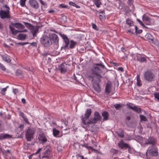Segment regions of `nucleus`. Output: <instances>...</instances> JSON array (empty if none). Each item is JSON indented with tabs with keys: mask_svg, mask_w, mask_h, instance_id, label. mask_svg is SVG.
Returning <instances> with one entry per match:
<instances>
[{
	"mask_svg": "<svg viewBox=\"0 0 159 159\" xmlns=\"http://www.w3.org/2000/svg\"><path fill=\"white\" fill-rule=\"evenodd\" d=\"M112 88V84H111L107 83L106 85L105 88V92L107 95L109 94L111 89Z\"/></svg>",
	"mask_w": 159,
	"mask_h": 159,
	"instance_id": "obj_19",
	"label": "nucleus"
},
{
	"mask_svg": "<svg viewBox=\"0 0 159 159\" xmlns=\"http://www.w3.org/2000/svg\"><path fill=\"white\" fill-rule=\"evenodd\" d=\"M158 154V149L156 146H150L146 152L145 158L150 159L152 156H157Z\"/></svg>",
	"mask_w": 159,
	"mask_h": 159,
	"instance_id": "obj_3",
	"label": "nucleus"
},
{
	"mask_svg": "<svg viewBox=\"0 0 159 159\" xmlns=\"http://www.w3.org/2000/svg\"><path fill=\"white\" fill-rule=\"evenodd\" d=\"M69 4L70 5L76 7L77 8H80V7L79 6L76 5L75 3L72 2H70L69 3Z\"/></svg>",
	"mask_w": 159,
	"mask_h": 159,
	"instance_id": "obj_38",
	"label": "nucleus"
},
{
	"mask_svg": "<svg viewBox=\"0 0 159 159\" xmlns=\"http://www.w3.org/2000/svg\"><path fill=\"white\" fill-rule=\"evenodd\" d=\"M13 92L14 93L16 94L18 92V90L16 89H13Z\"/></svg>",
	"mask_w": 159,
	"mask_h": 159,
	"instance_id": "obj_52",
	"label": "nucleus"
},
{
	"mask_svg": "<svg viewBox=\"0 0 159 159\" xmlns=\"http://www.w3.org/2000/svg\"><path fill=\"white\" fill-rule=\"evenodd\" d=\"M21 102L25 104L26 103L25 100V98H22L21 99Z\"/></svg>",
	"mask_w": 159,
	"mask_h": 159,
	"instance_id": "obj_61",
	"label": "nucleus"
},
{
	"mask_svg": "<svg viewBox=\"0 0 159 159\" xmlns=\"http://www.w3.org/2000/svg\"><path fill=\"white\" fill-rule=\"evenodd\" d=\"M25 24L26 27H29L30 25V24L28 23H25Z\"/></svg>",
	"mask_w": 159,
	"mask_h": 159,
	"instance_id": "obj_64",
	"label": "nucleus"
},
{
	"mask_svg": "<svg viewBox=\"0 0 159 159\" xmlns=\"http://www.w3.org/2000/svg\"><path fill=\"white\" fill-rule=\"evenodd\" d=\"M13 25L18 29V30H16L11 26H10V29L13 34H16L20 32H26L27 31L26 29H24L25 27L20 23H16L13 24Z\"/></svg>",
	"mask_w": 159,
	"mask_h": 159,
	"instance_id": "obj_2",
	"label": "nucleus"
},
{
	"mask_svg": "<svg viewBox=\"0 0 159 159\" xmlns=\"http://www.w3.org/2000/svg\"><path fill=\"white\" fill-rule=\"evenodd\" d=\"M138 61L141 62L146 61V59L145 57H140L138 58Z\"/></svg>",
	"mask_w": 159,
	"mask_h": 159,
	"instance_id": "obj_36",
	"label": "nucleus"
},
{
	"mask_svg": "<svg viewBox=\"0 0 159 159\" xmlns=\"http://www.w3.org/2000/svg\"><path fill=\"white\" fill-rule=\"evenodd\" d=\"M122 4V2L120 0L115 1V6L119 9H122L123 8L122 5H121Z\"/></svg>",
	"mask_w": 159,
	"mask_h": 159,
	"instance_id": "obj_21",
	"label": "nucleus"
},
{
	"mask_svg": "<svg viewBox=\"0 0 159 159\" xmlns=\"http://www.w3.org/2000/svg\"><path fill=\"white\" fill-rule=\"evenodd\" d=\"M144 75L145 79L149 82H152L154 80L155 75L151 71L145 72Z\"/></svg>",
	"mask_w": 159,
	"mask_h": 159,
	"instance_id": "obj_9",
	"label": "nucleus"
},
{
	"mask_svg": "<svg viewBox=\"0 0 159 159\" xmlns=\"http://www.w3.org/2000/svg\"><path fill=\"white\" fill-rule=\"evenodd\" d=\"M94 2L96 6L98 7H100V5L101 4L99 0H94Z\"/></svg>",
	"mask_w": 159,
	"mask_h": 159,
	"instance_id": "obj_37",
	"label": "nucleus"
},
{
	"mask_svg": "<svg viewBox=\"0 0 159 159\" xmlns=\"http://www.w3.org/2000/svg\"><path fill=\"white\" fill-rule=\"evenodd\" d=\"M125 12L126 13L129 12V8L128 7H126L125 8Z\"/></svg>",
	"mask_w": 159,
	"mask_h": 159,
	"instance_id": "obj_53",
	"label": "nucleus"
},
{
	"mask_svg": "<svg viewBox=\"0 0 159 159\" xmlns=\"http://www.w3.org/2000/svg\"><path fill=\"white\" fill-rule=\"evenodd\" d=\"M143 20L144 21L147 22L148 21H149L150 20H151V19L148 17L146 16V17H143Z\"/></svg>",
	"mask_w": 159,
	"mask_h": 159,
	"instance_id": "obj_49",
	"label": "nucleus"
},
{
	"mask_svg": "<svg viewBox=\"0 0 159 159\" xmlns=\"http://www.w3.org/2000/svg\"><path fill=\"white\" fill-rule=\"evenodd\" d=\"M134 29H135V32L136 33L140 34L142 32V30H138V28L135 25L134 26Z\"/></svg>",
	"mask_w": 159,
	"mask_h": 159,
	"instance_id": "obj_34",
	"label": "nucleus"
},
{
	"mask_svg": "<svg viewBox=\"0 0 159 159\" xmlns=\"http://www.w3.org/2000/svg\"><path fill=\"white\" fill-rule=\"evenodd\" d=\"M38 139L42 144L45 143L48 140V139L45 137L44 134L42 133H41L39 134Z\"/></svg>",
	"mask_w": 159,
	"mask_h": 159,
	"instance_id": "obj_15",
	"label": "nucleus"
},
{
	"mask_svg": "<svg viewBox=\"0 0 159 159\" xmlns=\"http://www.w3.org/2000/svg\"><path fill=\"white\" fill-rule=\"evenodd\" d=\"M67 65L66 64H62L59 66L58 69L61 71V73H64L67 70Z\"/></svg>",
	"mask_w": 159,
	"mask_h": 159,
	"instance_id": "obj_18",
	"label": "nucleus"
},
{
	"mask_svg": "<svg viewBox=\"0 0 159 159\" xmlns=\"http://www.w3.org/2000/svg\"><path fill=\"white\" fill-rule=\"evenodd\" d=\"M145 38L149 43H153L156 45H157L158 44V42L154 39L153 37L151 34L147 33L145 35Z\"/></svg>",
	"mask_w": 159,
	"mask_h": 159,
	"instance_id": "obj_12",
	"label": "nucleus"
},
{
	"mask_svg": "<svg viewBox=\"0 0 159 159\" xmlns=\"http://www.w3.org/2000/svg\"><path fill=\"white\" fill-rule=\"evenodd\" d=\"M99 16L101 20H103L105 18L104 11H102L99 13Z\"/></svg>",
	"mask_w": 159,
	"mask_h": 159,
	"instance_id": "obj_25",
	"label": "nucleus"
},
{
	"mask_svg": "<svg viewBox=\"0 0 159 159\" xmlns=\"http://www.w3.org/2000/svg\"><path fill=\"white\" fill-rule=\"evenodd\" d=\"M137 20L142 26L143 27L145 26L144 25L143 23L140 20H139V19H137Z\"/></svg>",
	"mask_w": 159,
	"mask_h": 159,
	"instance_id": "obj_51",
	"label": "nucleus"
},
{
	"mask_svg": "<svg viewBox=\"0 0 159 159\" xmlns=\"http://www.w3.org/2000/svg\"><path fill=\"white\" fill-rule=\"evenodd\" d=\"M59 133V131L56 129H53V134L54 136L55 137H57V135Z\"/></svg>",
	"mask_w": 159,
	"mask_h": 159,
	"instance_id": "obj_31",
	"label": "nucleus"
},
{
	"mask_svg": "<svg viewBox=\"0 0 159 159\" xmlns=\"http://www.w3.org/2000/svg\"><path fill=\"white\" fill-rule=\"evenodd\" d=\"M2 57L3 60L7 63H10L11 61V59L7 55H2Z\"/></svg>",
	"mask_w": 159,
	"mask_h": 159,
	"instance_id": "obj_22",
	"label": "nucleus"
},
{
	"mask_svg": "<svg viewBox=\"0 0 159 159\" xmlns=\"http://www.w3.org/2000/svg\"><path fill=\"white\" fill-rule=\"evenodd\" d=\"M118 145L121 149L128 148V151L129 152H130V150L132 149V148L130 147L128 144L124 143L123 140H121L118 143Z\"/></svg>",
	"mask_w": 159,
	"mask_h": 159,
	"instance_id": "obj_13",
	"label": "nucleus"
},
{
	"mask_svg": "<svg viewBox=\"0 0 159 159\" xmlns=\"http://www.w3.org/2000/svg\"><path fill=\"white\" fill-rule=\"evenodd\" d=\"M133 110L138 113H139L141 111V108L138 107L136 106H134V107Z\"/></svg>",
	"mask_w": 159,
	"mask_h": 159,
	"instance_id": "obj_33",
	"label": "nucleus"
},
{
	"mask_svg": "<svg viewBox=\"0 0 159 159\" xmlns=\"http://www.w3.org/2000/svg\"><path fill=\"white\" fill-rule=\"evenodd\" d=\"M0 69H1L3 71H5L6 70V68L1 63H0Z\"/></svg>",
	"mask_w": 159,
	"mask_h": 159,
	"instance_id": "obj_48",
	"label": "nucleus"
},
{
	"mask_svg": "<svg viewBox=\"0 0 159 159\" xmlns=\"http://www.w3.org/2000/svg\"><path fill=\"white\" fill-rule=\"evenodd\" d=\"M118 70H120V71H123V68H122V67H119L118 68Z\"/></svg>",
	"mask_w": 159,
	"mask_h": 159,
	"instance_id": "obj_63",
	"label": "nucleus"
},
{
	"mask_svg": "<svg viewBox=\"0 0 159 159\" xmlns=\"http://www.w3.org/2000/svg\"><path fill=\"white\" fill-rule=\"evenodd\" d=\"M102 116L104 118L103 121L106 120H108V114L107 111H104L102 113Z\"/></svg>",
	"mask_w": 159,
	"mask_h": 159,
	"instance_id": "obj_23",
	"label": "nucleus"
},
{
	"mask_svg": "<svg viewBox=\"0 0 159 159\" xmlns=\"http://www.w3.org/2000/svg\"><path fill=\"white\" fill-rule=\"evenodd\" d=\"M50 38L52 42V44H53L55 45L58 44L59 42V39L57 35L54 34H52L50 35Z\"/></svg>",
	"mask_w": 159,
	"mask_h": 159,
	"instance_id": "obj_14",
	"label": "nucleus"
},
{
	"mask_svg": "<svg viewBox=\"0 0 159 159\" xmlns=\"http://www.w3.org/2000/svg\"><path fill=\"white\" fill-rule=\"evenodd\" d=\"M40 42L45 47H48L52 44L50 37L44 36L40 39Z\"/></svg>",
	"mask_w": 159,
	"mask_h": 159,
	"instance_id": "obj_6",
	"label": "nucleus"
},
{
	"mask_svg": "<svg viewBox=\"0 0 159 159\" xmlns=\"http://www.w3.org/2000/svg\"><path fill=\"white\" fill-rule=\"evenodd\" d=\"M156 140L153 137H150L147 140L145 141V142L143 144L144 146H146L148 144H151V146H155L156 145Z\"/></svg>",
	"mask_w": 159,
	"mask_h": 159,
	"instance_id": "obj_10",
	"label": "nucleus"
},
{
	"mask_svg": "<svg viewBox=\"0 0 159 159\" xmlns=\"http://www.w3.org/2000/svg\"><path fill=\"white\" fill-rule=\"evenodd\" d=\"M83 146L85 147V148H86L88 149H92V151H94L95 152L97 151V150L93 149L90 146H89L87 144H84L83 145Z\"/></svg>",
	"mask_w": 159,
	"mask_h": 159,
	"instance_id": "obj_32",
	"label": "nucleus"
},
{
	"mask_svg": "<svg viewBox=\"0 0 159 159\" xmlns=\"http://www.w3.org/2000/svg\"><path fill=\"white\" fill-rule=\"evenodd\" d=\"M31 32L33 34V36L34 37L38 31V29L37 27H34L31 30Z\"/></svg>",
	"mask_w": 159,
	"mask_h": 159,
	"instance_id": "obj_28",
	"label": "nucleus"
},
{
	"mask_svg": "<svg viewBox=\"0 0 159 159\" xmlns=\"http://www.w3.org/2000/svg\"><path fill=\"white\" fill-rule=\"evenodd\" d=\"M23 119L26 123H29L28 119L26 117H25Z\"/></svg>",
	"mask_w": 159,
	"mask_h": 159,
	"instance_id": "obj_60",
	"label": "nucleus"
},
{
	"mask_svg": "<svg viewBox=\"0 0 159 159\" xmlns=\"http://www.w3.org/2000/svg\"><path fill=\"white\" fill-rule=\"evenodd\" d=\"M105 68L103 65L101 63H94L93 65L92 69V73L102 78V74H103V70Z\"/></svg>",
	"mask_w": 159,
	"mask_h": 159,
	"instance_id": "obj_1",
	"label": "nucleus"
},
{
	"mask_svg": "<svg viewBox=\"0 0 159 159\" xmlns=\"http://www.w3.org/2000/svg\"><path fill=\"white\" fill-rule=\"evenodd\" d=\"M42 149V148H39L38 151L34 154H35L39 153Z\"/></svg>",
	"mask_w": 159,
	"mask_h": 159,
	"instance_id": "obj_58",
	"label": "nucleus"
},
{
	"mask_svg": "<svg viewBox=\"0 0 159 159\" xmlns=\"http://www.w3.org/2000/svg\"><path fill=\"white\" fill-rule=\"evenodd\" d=\"M126 23L129 26H132L134 25L133 21L129 19H127L126 20Z\"/></svg>",
	"mask_w": 159,
	"mask_h": 159,
	"instance_id": "obj_30",
	"label": "nucleus"
},
{
	"mask_svg": "<svg viewBox=\"0 0 159 159\" xmlns=\"http://www.w3.org/2000/svg\"><path fill=\"white\" fill-rule=\"evenodd\" d=\"M61 37L64 40L65 44L63 47L64 48H67L69 43V40L67 37L64 34H60Z\"/></svg>",
	"mask_w": 159,
	"mask_h": 159,
	"instance_id": "obj_16",
	"label": "nucleus"
},
{
	"mask_svg": "<svg viewBox=\"0 0 159 159\" xmlns=\"http://www.w3.org/2000/svg\"><path fill=\"white\" fill-rule=\"evenodd\" d=\"M8 86H7L6 87L3 88L1 89V93H2V95H5V92L7 90V89L8 88Z\"/></svg>",
	"mask_w": 159,
	"mask_h": 159,
	"instance_id": "obj_39",
	"label": "nucleus"
},
{
	"mask_svg": "<svg viewBox=\"0 0 159 159\" xmlns=\"http://www.w3.org/2000/svg\"><path fill=\"white\" fill-rule=\"evenodd\" d=\"M4 139L10 138L11 137V136L10 135L7 134H3Z\"/></svg>",
	"mask_w": 159,
	"mask_h": 159,
	"instance_id": "obj_44",
	"label": "nucleus"
},
{
	"mask_svg": "<svg viewBox=\"0 0 159 159\" xmlns=\"http://www.w3.org/2000/svg\"><path fill=\"white\" fill-rule=\"evenodd\" d=\"M29 3L33 8L37 9L39 7V4L35 0H29Z\"/></svg>",
	"mask_w": 159,
	"mask_h": 159,
	"instance_id": "obj_17",
	"label": "nucleus"
},
{
	"mask_svg": "<svg viewBox=\"0 0 159 159\" xmlns=\"http://www.w3.org/2000/svg\"><path fill=\"white\" fill-rule=\"evenodd\" d=\"M42 149V148H39L38 151L34 154H35L39 153Z\"/></svg>",
	"mask_w": 159,
	"mask_h": 159,
	"instance_id": "obj_57",
	"label": "nucleus"
},
{
	"mask_svg": "<svg viewBox=\"0 0 159 159\" xmlns=\"http://www.w3.org/2000/svg\"><path fill=\"white\" fill-rule=\"evenodd\" d=\"M114 107L116 109L119 110L122 107V106L120 104H116L114 105Z\"/></svg>",
	"mask_w": 159,
	"mask_h": 159,
	"instance_id": "obj_42",
	"label": "nucleus"
},
{
	"mask_svg": "<svg viewBox=\"0 0 159 159\" xmlns=\"http://www.w3.org/2000/svg\"><path fill=\"white\" fill-rule=\"evenodd\" d=\"M116 132V133H117L118 136H119L120 137H124V132L122 129H119Z\"/></svg>",
	"mask_w": 159,
	"mask_h": 159,
	"instance_id": "obj_24",
	"label": "nucleus"
},
{
	"mask_svg": "<svg viewBox=\"0 0 159 159\" xmlns=\"http://www.w3.org/2000/svg\"><path fill=\"white\" fill-rule=\"evenodd\" d=\"M26 0H20V5L22 7H24L25 5Z\"/></svg>",
	"mask_w": 159,
	"mask_h": 159,
	"instance_id": "obj_46",
	"label": "nucleus"
},
{
	"mask_svg": "<svg viewBox=\"0 0 159 159\" xmlns=\"http://www.w3.org/2000/svg\"><path fill=\"white\" fill-rule=\"evenodd\" d=\"M62 19L64 20V21H66L67 17L66 16H63L62 17Z\"/></svg>",
	"mask_w": 159,
	"mask_h": 159,
	"instance_id": "obj_59",
	"label": "nucleus"
},
{
	"mask_svg": "<svg viewBox=\"0 0 159 159\" xmlns=\"http://www.w3.org/2000/svg\"><path fill=\"white\" fill-rule=\"evenodd\" d=\"M140 116L141 120L146 121L147 120V118L144 116L142 115H140Z\"/></svg>",
	"mask_w": 159,
	"mask_h": 159,
	"instance_id": "obj_43",
	"label": "nucleus"
},
{
	"mask_svg": "<svg viewBox=\"0 0 159 159\" xmlns=\"http://www.w3.org/2000/svg\"><path fill=\"white\" fill-rule=\"evenodd\" d=\"M91 110L90 109H88L86 110L85 113L84 114V117L85 118H84V120H85L86 121V120L88 119L90 115H91Z\"/></svg>",
	"mask_w": 159,
	"mask_h": 159,
	"instance_id": "obj_20",
	"label": "nucleus"
},
{
	"mask_svg": "<svg viewBox=\"0 0 159 159\" xmlns=\"http://www.w3.org/2000/svg\"><path fill=\"white\" fill-rule=\"evenodd\" d=\"M155 98L159 102V93L156 92L154 93Z\"/></svg>",
	"mask_w": 159,
	"mask_h": 159,
	"instance_id": "obj_41",
	"label": "nucleus"
},
{
	"mask_svg": "<svg viewBox=\"0 0 159 159\" xmlns=\"http://www.w3.org/2000/svg\"><path fill=\"white\" fill-rule=\"evenodd\" d=\"M76 43L73 40H71L70 41V48H73L74 47L75 45L76 44Z\"/></svg>",
	"mask_w": 159,
	"mask_h": 159,
	"instance_id": "obj_35",
	"label": "nucleus"
},
{
	"mask_svg": "<svg viewBox=\"0 0 159 159\" xmlns=\"http://www.w3.org/2000/svg\"><path fill=\"white\" fill-rule=\"evenodd\" d=\"M101 119V117L100 115L99 112L97 111L95 112L94 118H91L90 120L88 122H86L83 117L81 118L83 123L85 125L86 124H89L96 123L98 121L100 120Z\"/></svg>",
	"mask_w": 159,
	"mask_h": 159,
	"instance_id": "obj_4",
	"label": "nucleus"
},
{
	"mask_svg": "<svg viewBox=\"0 0 159 159\" xmlns=\"http://www.w3.org/2000/svg\"><path fill=\"white\" fill-rule=\"evenodd\" d=\"M54 12H55V11L52 9L48 11V12L50 13H53Z\"/></svg>",
	"mask_w": 159,
	"mask_h": 159,
	"instance_id": "obj_62",
	"label": "nucleus"
},
{
	"mask_svg": "<svg viewBox=\"0 0 159 159\" xmlns=\"http://www.w3.org/2000/svg\"><path fill=\"white\" fill-rule=\"evenodd\" d=\"M4 7H5L6 10L0 11V16L1 18L3 19L9 18L10 17L9 11V7L6 5H5Z\"/></svg>",
	"mask_w": 159,
	"mask_h": 159,
	"instance_id": "obj_5",
	"label": "nucleus"
},
{
	"mask_svg": "<svg viewBox=\"0 0 159 159\" xmlns=\"http://www.w3.org/2000/svg\"><path fill=\"white\" fill-rule=\"evenodd\" d=\"M35 133L34 129L28 128L25 133V138L28 141H30L34 138L33 135Z\"/></svg>",
	"mask_w": 159,
	"mask_h": 159,
	"instance_id": "obj_7",
	"label": "nucleus"
},
{
	"mask_svg": "<svg viewBox=\"0 0 159 159\" xmlns=\"http://www.w3.org/2000/svg\"><path fill=\"white\" fill-rule=\"evenodd\" d=\"M134 0H128V3L130 6L132 4Z\"/></svg>",
	"mask_w": 159,
	"mask_h": 159,
	"instance_id": "obj_55",
	"label": "nucleus"
},
{
	"mask_svg": "<svg viewBox=\"0 0 159 159\" xmlns=\"http://www.w3.org/2000/svg\"><path fill=\"white\" fill-rule=\"evenodd\" d=\"M76 157H80L81 159H87L86 158H84L83 156H81L79 154H78L76 155Z\"/></svg>",
	"mask_w": 159,
	"mask_h": 159,
	"instance_id": "obj_54",
	"label": "nucleus"
},
{
	"mask_svg": "<svg viewBox=\"0 0 159 159\" xmlns=\"http://www.w3.org/2000/svg\"><path fill=\"white\" fill-rule=\"evenodd\" d=\"M100 78L99 77L93 74L89 76V80L93 83H99L100 82Z\"/></svg>",
	"mask_w": 159,
	"mask_h": 159,
	"instance_id": "obj_11",
	"label": "nucleus"
},
{
	"mask_svg": "<svg viewBox=\"0 0 159 159\" xmlns=\"http://www.w3.org/2000/svg\"><path fill=\"white\" fill-rule=\"evenodd\" d=\"M127 106L129 109L133 110L134 107V106H135L133 104L129 103L127 104Z\"/></svg>",
	"mask_w": 159,
	"mask_h": 159,
	"instance_id": "obj_40",
	"label": "nucleus"
},
{
	"mask_svg": "<svg viewBox=\"0 0 159 159\" xmlns=\"http://www.w3.org/2000/svg\"><path fill=\"white\" fill-rule=\"evenodd\" d=\"M23 73L20 70H18L16 71V75L18 76H19L20 77L23 76Z\"/></svg>",
	"mask_w": 159,
	"mask_h": 159,
	"instance_id": "obj_29",
	"label": "nucleus"
},
{
	"mask_svg": "<svg viewBox=\"0 0 159 159\" xmlns=\"http://www.w3.org/2000/svg\"><path fill=\"white\" fill-rule=\"evenodd\" d=\"M92 28L96 30H98V26L92 23Z\"/></svg>",
	"mask_w": 159,
	"mask_h": 159,
	"instance_id": "obj_47",
	"label": "nucleus"
},
{
	"mask_svg": "<svg viewBox=\"0 0 159 159\" xmlns=\"http://www.w3.org/2000/svg\"><path fill=\"white\" fill-rule=\"evenodd\" d=\"M26 35L24 34H20L18 36V39L21 40H24L26 38Z\"/></svg>",
	"mask_w": 159,
	"mask_h": 159,
	"instance_id": "obj_27",
	"label": "nucleus"
},
{
	"mask_svg": "<svg viewBox=\"0 0 159 159\" xmlns=\"http://www.w3.org/2000/svg\"><path fill=\"white\" fill-rule=\"evenodd\" d=\"M140 81H141L139 79V77L138 76L137 77V82L136 83L138 86H140L141 85Z\"/></svg>",
	"mask_w": 159,
	"mask_h": 159,
	"instance_id": "obj_45",
	"label": "nucleus"
},
{
	"mask_svg": "<svg viewBox=\"0 0 159 159\" xmlns=\"http://www.w3.org/2000/svg\"><path fill=\"white\" fill-rule=\"evenodd\" d=\"M130 120V116H127L126 117L125 122L126 124H128V121Z\"/></svg>",
	"mask_w": 159,
	"mask_h": 159,
	"instance_id": "obj_50",
	"label": "nucleus"
},
{
	"mask_svg": "<svg viewBox=\"0 0 159 159\" xmlns=\"http://www.w3.org/2000/svg\"><path fill=\"white\" fill-rule=\"evenodd\" d=\"M134 29H130L128 30V32L131 34L134 33Z\"/></svg>",
	"mask_w": 159,
	"mask_h": 159,
	"instance_id": "obj_56",
	"label": "nucleus"
},
{
	"mask_svg": "<svg viewBox=\"0 0 159 159\" xmlns=\"http://www.w3.org/2000/svg\"><path fill=\"white\" fill-rule=\"evenodd\" d=\"M43 150L44 151L42 154V158L49 159L51 157L50 148L48 146H46L44 148Z\"/></svg>",
	"mask_w": 159,
	"mask_h": 159,
	"instance_id": "obj_8",
	"label": "nucleus"
},
{
	"mask_svg": "<svg viewBox=\"0 0 159 159\" xmlns=\"http://www.w3.org/2000/svg\"><path fill=\"white\" fill-rule=\"evenodd\" d=\"M98 83H95L93 85V87L95 91L98 93H99L101 91V89Z\"/></svg>",
	"mask_w": 159,
	"mask_h": 159,
	"instance_id": "obj_26",
	"label": "nucleus"
}]
</instances>
